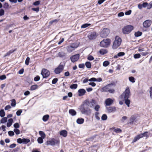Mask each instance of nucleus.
Instances as JSON below:
<instances>
[{
    "mask_svg": "<svg viewBox=\"0 0 152 152\" xmlns=\"http://www.w3.org/2000/svg\"><path fill=\"white\" fill-rule=\"evenodd\" d=\"M130 96V91L129 87H127L125 90L120 96V98L123 101H125L127 107H129V105L130 103V101L128 99Z\"/></svg>",
    "mask_w": 152,
    "mask_h": 152,
    "instance_id": "obj_1",
    "label": "nucleus"
},
{
    "mask_svg": "<svg viewBox=\"0 0 152 152\" xmlns=\"http://www.w3.org/2000/svg\"><path fill=\"white\" fill-rule=\"evenodd\" d=\"M90 104L88 100L86 99L84 101L83 104L80 106V109L82 113L85 114L91 112V110L88 107Z\"/></svg>",
    "mask_w": 152,
    "mask_h": 152,
    "instance_id": "obj_2",
    "label": "nucleus"
},
{
    "mask_svg": "<svg viewBox=\"0 0 152 152\" xmlns=\"http://www.w3.org/2000/svg\"><path fill=\"white\" fill-rule=\"evenodd\" d=\"M138 115L137 114H134L131 116L129 120L127 123V125H133L136 123L138 121L137 118Z\"/></svg>",
    "mask_w": 152,
    "mask_h": 152,
    "instance_id": "obj_3",
    "label": "nucleus"
},
{
    "mask_svg": "<svg viewBox=\"0 0 152 152\" xmlns=\"http://www.w3.org/2000/svg\"><path fill=\"white\" fill-rule=\"evenodd\" d=\"M113 85V84L111 83L107 85L102 88V91L105 92H108L110 93H114L115 90L114 89L112 88V86Z\"/></svg>",
    "mask_w": 152,
    "mask_h": 152,
    "instance_id": "obj_4",
    "label": "nucleus"
},
{
    "mask_svg": "<svg viewBox=\"0 0 152 152\" xmlns=\"http://www.w3.org/2000/svg\"><path fill=\"white\" fill-rule=\"evenodd\" d=\"M121 39L118 36H117L115 37V40L114 41L112 46L113 48L115 49L117 48L121 44Z\"/></svg>",
    "mask_w": 152,
    "mask_h": 152,
    "instance_id": "obj_5",
    "label": "nucleus"
},
{
    "mask_svg": "<svg viewBox=\"0 0 152 152\" xmlns=\"http://www.w3.org/2000/svg\"><path fill=\"white\" fill-rule=\"evenodd\" d=\"M134 27L131 25H127L124 27L122 29L123 33L125 34H128L130 33L131 31L133 30Z\"/></svg>",
    "mask_w": 152,
    "mask_h": 152,
    "instance_id": "obj_6",
    "label": "nucleus"
},
{
    "mask_svg": "<svg viewBox=\"0 0 152 152\" xmlns=\"http://www.w3.org/2000/svg\"><path fill=\"white\" fill-rule=\"evenodd\" d=\"M110 32V30L109 28H104L102 29L100 33V36L102 38L107 37Z\"/></svg>",
    "mask_w": 152,
    "mask_h": 152,
    "instance_id": "obj_7",
    "label": "nucleus"
},
{
    "mask_svg": "<svg viewBox=\"0 0 152 152\" xmlns=\"http://www.w3.org/2000/svg\"><path fill=\"white\" fill-rule=\"evenodd\" d=\"M111 40L109 39H104L101 41L100 43V45L102 47H107L110 44Z\"/></svg>",
    "mask_w": 152,
    "mask_h": 152,
    "instance_id": "obj_8",
    "label": "nucleus"
},
{
    "mask_svg": "<svg viewBox=\"0 0 152 152\" xmlns=\"http://www.w3.org/2000/svg\"><path fill=\"white\" fill-rule=\"evenodd\" d=\"M64 69L63 65L59 64L58 66L54 69V72L56 74H59L62 72Z\"/></svg>",
    "mask_w": 152,
    "mask_h": 152,
    "instance_id": "obj_9",
    "label": "nucleus"
},
{
    "mask_svg": "<svg viewBox=\"0 0 152 152\" xmlns=\"http://www.w3.org/2000/svg\"><path fill=\"white\" fill-rule=\"evenodd\" d=\"M59 142L60 140L59 139H55L54 138H53L51 140L47 141V145H54L55 144H59Z\"/></svg>",
    "mask_w": 152,
    "mask_h": 152,
    "instance_id": "obj_10",
    "label": "nucleus"
},
{
    "mask_svg": "<svg viewBox=\"0 0 152 152\" xmlns=\"http://www.w3.org/2000/svg\"><path fill=\"white\" fill-rule=\"evenodd\" d=\"M41 74L43 78H46L50 75V71L44 68L42 70Z\"/></svg>",
    "mask_w": 152,
    "mask_h": 152,
    "instance_id": "obj_11",
    "label": "nucleus"
},
{
    "mask_svg": "<svg viewBox=\"0 0 152 152\" xmlns=\"http://www.w3.org/2000/svg\"><path fill=\"white\" fill-rule=\"evenodd\" d=\"M80 55L77 54L71 56L70 57V59L72 62H75L77 61L79 58Z\"/></svg>",
    "mask_w": 152,
    "mask_h": 152,
    "instance_id": "obj_12",
    "label": "nucleus"
},
{
    "mask_svg": "<svg viewBox=\"0 0 152 152\" xmlns=\"http://www.w3.org/2000/svg\"><path fill=\"white\" fill-rule=\"evenodd\" d=\"M152 23V21L150 20H146L143 23V26L144 28H147L150 26Z\"/></svg>",
    "mask_w": 152,
    "mask_h": 152,
    "instance_id": "obj_13",
    "label": "nucleus"
},
{
    "mask_svg": "<svg viewBox=\"0 0 152 152\" xmlns=\"http://www.w3.org/2000/svg\"><path fill=\"white\" fill-rule=\"evenodd\" d=\"M96 37V34L95 32H91L88 36L89 39L91 40L95 39Z\"/></svg>",
    "mask_w": 152,
    "mask_h": 152,
    "instance_id": "obj_14",
    "label": "nucleus"
},
{
    "mask_svg": "<svg viewBox=\"0 0 152 152\" xmlns=\"http://www.w3.org/2000/svg\"><path fill=\"white\" fill-rule=\"evenodd\" d=\"M113 101L110 98H107L105 101V103L106 105L109 106L111 105L113 102Z\"/></svg>",
    "mask_w": 152,
    "mask_h": 152,
    "instance_id": "obj_15",
    "label": "nucleus"
},
{
    "mask_svg": "<svg viewBox=\"0 0 152 152\" xmlns=\"http://www.w3.org/2000/svg\"><path fill=\"white\" fill-rule=\"evenodd\" d=\"M110 130H113V132L117 133H121L122 132V130L120 128H115V127H112L110 129Z\"/></svg>",
    "mask_w": 152,
    "mask_h": 152,
    "instance_id": "obj_16",
    "label": "nucleus"
},
{
    "mask_svg": "<svg viewBox=\"0 0 152 152\" xmlns=\"http://www.w3.org/2000/svg\"><path fill=\"white\" fill-rule=\"evenodd\" d=\"M86 92V91L84 89H80L78 91V95L79 96H83L85 94Z\"/></svg>",
    "mask_w": 152,
    "mask_h": 152,
    "instance_id": "obj_17",
    "label": "nucleus"
},
{
    "mask_svg": "<svg viewBox=\"0 0 152 152\" xmlns=\"http://www.w3.org/2000/svg\"><path fill=\"white\" fill-rule=\"evenodd\" d=\"M60 134L64 137H66L67 135V132L65 130H61L60 132Z\"/></svg>",
    "mask_w": 152,
    "mask_h": 152,
    "instance_id": "obj_18",
    "label": "nucleus"
},
{
    "mask_svg": "<svg viewBox=\"0 0 152 152\" xmlns=\"http://www.w3.org/2000/svg\"><path fill=\"white\" fill-rule=\"evenodd\" d=\"M107 110L108 113H110L115 111L116 108L114 107H108Z\"/></svg>",
    "mask_w": 152,
    "mask_h": 152,
    "instance_id": "obj_19",
    "label": "nucleus"
},
{
    "mask_svg": "<svg viewBox=\"0 0 152 152\" xmlns=\"http://www.w3.org/2000/svg\"><path fill=\"white\" fill-rule=\"evenodd\" d=\"M79 43L77 42H74L72 43L70 45L75 50V48H77L79 46Z\"/></svg>",
    "mask_w": 152,
    "mask_h": 152,
    "instance_id": "obj_20",
    "label": "nucleus"
},
{
    "mask_svg": "<svg viewBox=\"0 0 152 152\" xmlns=\"http://www.w3.org/2000/svg\"><path fill=\"white\" fill-rule=\"evenodd\" d=\"M90 104L89 106L91 107H94V105L96 103V101L94 99H92L91 102H90Z\"/></svg>",
    "mask_w": 152,
    "mask_h": 152,
    "instance_id": "obj_21",
    "label": "nucleus"
},
{
    "mask_svg": "<svg viewBox=\"0 0 152 152\" xmlns=\"http://www.w3.org/2000/svg\"><path fill=\"white\" fill-rule=\"evenodd\" d=\"M140 134L142 138L145 137L146 138H147L149 136V135L148 134V132L147 131L143 133H141Z\"/></svg>",
    "mask_w": 152,
    "mask_h": 152,
    "instance_id": "obj_22",
    "label": "nucleus"
},
{
    "mask_svg": "<svg viewBox=\"0 0 152 152\" xmlns=\"http://www.w3.org/2000/svg\"><path fill=\"white\" fill-rule=\"evenodd\" d=\"M141 138H142V137L140 135V134H139L134 137V139L132 141V142L134 143L136 142Z\"/></svg>",
    "mask_w": 152,
    "mask_h": 152,
    "instance_id": "obj_23",
    "label": "nucleus"
},
{
    "mask_svg": "<svg viewBox=\"0 0 152 152\" xmlns=\"http://www.w3.org/2000/svg\"><path fill=\"white\" fill-rule=\"evenodd\" d=\"M84 121V119L83 118H78L77 120V123L79 124H83Z\"/></svg>",
    "mask_w": 152,
    "mask_h": 152,
    "instance_id": "obj_24",
    "label": "nucleus"
},
{
    "mask_svg": "<svg viewBox=\"0 0 152 152\" xmlns=\"http://www.w3.org/2000/svg\"><path fill=\"white\" fill-rule=\"evenodd\" d=\"M99 53L101 55H104L107 53V51L105 49H102L99 51Z\"/></svg>",
    "mask_w": 152,
    "mask_h": 152,
    "instance_id": "obj_25",
    "label": "nucleus"
},
{
    "mask_svg": "<svg viewBox=\"0 0 152 152\" xmlns=\"http://www.w3.org/2000/svg\"><path fill=\"white\" fill-rule=\"evenodd\" d=\"M69 113L72 116H74L76 114V111L74 109H70L69 110Z\"/></svg>",
    "mask_w": 152,
    "mask_h": 152,
    "instance_id": "obj_26",
    "label": "nucleus"
},
{
    "mask_svg": "<svg viewBox=\"0 0 152 152\" xmlns=\"http://www.w3.org/2000/svg\"><path fill=\"white\" fill-rule=\"evenodd\" d=\"M66 49L67 50V51L69 53L72 52L74 50V49L71 46V45L67 46L66 47Z\"/></svg>",
    "mask_w": 152,
    "mask_h": 152,
    "instance_id": "obj_27",
    "label": "nucleus"
},
{
    "mask_svg": "<svg viewBox=\"0 0 152 152\" xmlns=\"http://www.w3.org/2000/svg\"><path fill=\"white\" fill-rule=\"evenodd\" d=\"M49 117V116L48 115H46L43 116L42 118V120L44 122L46 121L48 119Z\"/></svg>",
    "mask_w": 152,
    "mask_h": 152,
    "instance_id": "obj_28",
    "label": "nucleus"
},
{
    "mask_svg": "<svg viewBox=\"0 0 152 152\" xmlns=\"http://www.w3.org/2000/svg\"><path fill=\"white\" fill-rule=\"evenodd\" d=\"M11 106L12 107H15L16 104V101L15 99H12L11 100Z\"/></svg>",
    "mask_w": 152,
    "mask_h": 152,
    "instance_id": "obj_29",
    "label": "nucleus"
},
{
    "mask_svg": "<svg viewBox=\"0 0 152 152\" xmlns=\"http://www.w3.org/2000/svg\"><path fill=\"white\" fill-rule=\"evenodd\" d=\"M30 142V140L27 138L23 139V143L26 144Z\"/></svg>",
    "mask_w": 152,
    "mask_h": 152,
    "instance_id": "obj_30",
    "label": "nucleus"
},
{
    "mask_svg": "<svg viewBox=\"0 0 152 152\" xmlns=\"http://www.w3.org/2000/svg\"><path fill=\"white\" fill-rule=\"evenodd\" d=\"M38 88V86L37 85H32L31 86L30 90L31 91H33L37 89Z\"/></svg>",
    "mask_w": 152,
    "mask_h": 152,
    "instance_id": "obj_31",
    "label": "nucleus"
},
{
    "mask_svg": "<svg viewBox=\"0 0 152 152\" xmlns=\"http://www.w3.org/2000/svg\"><path fill=\"white\" fill-rule=\"evenodd\" d=\"M39 134L41 136V137L45 138V134L44 132L42 131L39 132Z\"/></svg>",
    "mask_w": 152,
    "mask_h": 152,
    "instance_id": "obj_32",
    "label": "nucleus"
},
{
    "mask_svg": "<svg viewBox=\"0 0 152 152\" xmlns=\"http://www.w3.org/2000/svg\"><path fill=\"white\" fill-rule=\"evenodd\" d=\"M91 24L90 23H85L82 25L81 26V28H86L89 26H91Z\"/></svg>",
    "mask_w": 152,
    "mask_h": 152,
    "instance_id": "obj_33",
    "label": "nucleus"
},
{
    "mask_svg": "<svg viewBox=\"0 0 152 152\" xmlns=\"http://www.w3.org/2000/svg\"><path fill=\"white\" fill-rule=\"evenodd\" d=\"M44 139L42 137H39L38 138L37 141L38 143L41 144L43 142V139Z\"/></svg>",
    "mask_w": 152,
    "mask_h": 152,
    "instance_id": "obj_34",
    "label": "nucleus"
},
{
    "mask_svg": "<svg viewBox=\"0 0 152 152\" xmlns=\"http://www.w3.org/2000/svg\"><path fill=\"white\" fill-rule=\"evenodd\" d=\"M5 115V113L3 109H2L0 111V116L3 117Z\"/></svg>",
    "mask_w": 152,
    "mask_h": 152,
    "instance_id": "obj_35",
    "label": "nucleus"
},
{
    "mask_svg": "<svg viewBox=\"0 0 152 152\" xmlns=\"http://www.w3.org/2000/svg\"><path fill=\"white\" fill-rule=\"evenodd\" d=\"M77 84H72L70 86V88L71 89H75L77 88Z\"/></svg>",
    "mask_w": 152,
    "mask_h": 152,
    "instance_id": "obj_36",
    "label": "nucleus"
},
{
    "mask_svg": "<svg viewBox=\"0 0 152 152\" xmlns=\"http://www.w3.org/2000/svg\"><path fill=\"white\" fill-rule=\"evenodd\" d=\"M142 34V32L140 31H138L137 32L135 33L134 35L135 37H138L141 36Z\"/></svg>",
    "mask_w": 152,
    "mask_h": 152,
    "instance_id": "obj_37",
    "label": "nucleus"
},
{
    "mask_svg": "<svg viewBox=\"0 0 152 152\" xmlns=\"http://www.w3.org/2000/svg\"><path fill=\"white\" fill-rule=\"evenodd\" d=\"M86 67L88 68H90L91 67V64L90 62L87 61L85 63Z\"/></svg>",
    "mask_w": 152,
    "mask_h": 152,
    "instance_id": "obj_38",
    "label": "nucleus"
},
{
    "mask_svg": "<svg viewBox=\"0 0 152 152\" xmlns=\"http://www.w3.org/2000/svg\"><path fill=\"white\" fill-rule=\"evenodd\" d=\"M7 120V118L6 117H4L2 118L1 121V123H4L6 122Z\"/></svg>",
    "mask_w": 152,
    "mask_h": 152,
    "instance_id": "obj_39",
    "label": "nucleus"
},
{
    "mask_svg": "<svg viewBox=\"0 0 152 152\" xmlns=\"http://www.w3.org/2000/svg\"><path fill=\"white\" fill-rule=\"evenodd\" d=\"M129 81L132 83H134L135 82V79L134 77L132 76L130 77H129Z\"/></svg>",
    "mask_w": 152,
    "mask_h": 152,
    "instance_id": "obj_40",
    "label": "nucleus"
},
{
    "mask_svg": "<svg viewBox=\"0 0 152 152\" xmlns=\"http://www.w3.org/2000/svg\"><path fill=\"white\" fill-rule=\"evenodd\" d=\"M30 60V58L29 57H27L26 60L25 62V64L27 65H28L29 64V61Z\"/></svg>",
    "mask_w": 152,
    "mask_h": 152,
    "instance_id": "obj_41",
    "label": "nucleus"
},
{
    "mask_svg": "<svg viewBox=\"0 0 152 152\" xmlns=\"http://www.w3.org/2000/svg\"><path fill=\"white\" fill-rule=\"evenodd\" d=\"M110 64V62L108 61H105L103 63V66H107Z\"/></svg>",
    "mask_w": 152,
    "mask_h": 152,
    "instance_id": "obj_42",
    "label": "nucleus"
},
{
    "mask_svg": "<svg viewBox=\"0 0 152 152\" xmlns=\"http://www.w3.org/2000/svg\"><path fill=\"white\" fill-rule=\"evenodd\" d=\"M58 55L60 57H63L65 56V53L63 52H59L58 53Z\"/></svg>",
    "mask_w": 152,
    "mask_h": 152,
    "instance_id": "obj_43",
    "label": "nucleus"
},
{
    "mask_svg": "<svg viewBox=\"0 0 152 152\" xmlns=\"http://www.w3.org/2000/svg\"><path fill=\"white\" fill-rule=\"evenodd\" d=\"M101 118L103 120H106L107 119V116L106 115L104 114L102 115Z\"/></svg>",
    "mask_w": 152,
    "mask_h": 152,
    "instance_id": "obj_44",
    "label": "nucleus"
},
{
    "mask_svg": "<svg viewBox=\"0 0 152 152\" xmlns=\"http://www.w3.org/2000/svg\"><path fill=\"white\" fill-rule=\"evenodd\" d=\"M99 113L98 112H96L95 113V116L96 118L98 120H99L100 119V118L99 116Z\"/></svg>",
    "mask_w": 152,
    "mask_h": 152,
    "instance_id": "obj_45",
    "label": "nucleus"
},
{
    "mask_svg": "<svg viewBox=\"0 0 152 152\" xmlns=\"http://www.w3.org/2000/svg\"><path fill=\"white\" fill-rule=\"evenodd\" d=\"M141 56L140 55L139 53L136 54L134 55V58H140Z\"/></svg>",
    "mask_w": 152,
    "mask_h": 152,
    "instance_id": "obj_46",
    "label": "nucleus"
},
{
    "mask_svg": "<svg viewBox=\"0 0 152 152\" xmlns=\"http://www.w3.org/2000/svg\"><path fill=\"white\" fill-rule=\"evenodd\" d=\"M142 7L145 8L149 6L147 2H143L142 4Z\"/></svg>",
    "mask_w": 152,
    "mask_h": 152,
    "instance_id": "obj_47",
    "label": "nucleus"
},
{
    "mask_svg": "<svg viewBox=\"0 0 152 152\" xmlns=\"http://www.w3.org/2000/svg\"><path fill=\"white\" fill-rule=\"evenodd\" d=\"M14 131L17 135L19 134L20 133V131L19 130L17 129H14Z\"/></svg>",
    "mask_w": 152,
    "mask_h": 152,
    "instance_id": "obj_48",
    "label": "nucleus"
},
{
    "mask_svg": "<svg viewBox=\"0 0 152 152\" xmlns=\"http://www.w3.org/2000/svg\"><path fill=\"white\" fill-rule=\"evenodd\" d=\"M125 53L124 52H120L118 54V56L121 57L125 55Z\"/></svg>",
    "mask_w": 152,
    "mask_h": 152,
    "instance_id": "obj_49",
    "label": "nucleus"
},
{
    "mask_svg": "<svg viewBox=\"0 0 152 152\" xmlns=\"http://www.w3.org/2000/svg\"><path fill=\"white\" fill-rule=\"evenodd\" d=\"M40 79V77L39 76L37 75L34 78V80L35 81H37Z\"/></svg>",
    "mask_w": 152,
    "mask_h": 152,
    "instance_id": "obj_50",
    "label": "nucleus"
},
{
    "mask_svg": "<svg viewBox=\"0 0 152 152\" xmlns=\"http://www.w3.org/2000/svg\"><path fill=\"white\" fill-rule=\"evenodd\" d=\"M94 59V57L91 55H89L87 58V59L90 61L93 60Z\"/></svg>",
    "mask_w": 152,
    "mask_h": 152,
    "instance_id": "obj_51",
    "label": "nucleus"
},
{
    "mask_svg": "<svg viewBox=\"0 0 152 152\" xmlns=\"http://www.w3.org/2000/svg\"><path fill=\"white\" fill-rule=\"evenodd\" d=\"M58 81V79L57 78H54L52 81V83L53 84H56Z\"/></svg>",
    "mask_w": 152,
    "mask_h": 152,
    "instance_id": "obj_52",
    "label": "nucleus"
},
{
    "mask_svg": "<svg viewBox=\"0 0 152 152\" xmlns=\"http://www.w3.org/2000/svg\"><path fill=\"white\" fill-rule=\"evenodd\" d=\"M22 112V110H20L17 111L16 114L18 116H19L20 115L21 113Z\"/></svg>",
    "mask_w": 152,
    "mask_h": 152,
    "instance_id": "obj_53",
    "label": "nucleus"
},
{
    "mask_svg": "<svg viewBox=\"0 0 152 152\" xmlns=\"http://www.w3.org/2000/svg\"><path fill=\"white\" fill-rule=\"evenodd\" d=\"M40 3V1H37L34 3H33V4L35 6H38L39 5Z\"/></svg>",
    "mask_w": 152,
    "mask_h": 152,
    "instance_id": "obj_54",
    "label": "nucleus"
},
{
    "mask_svg": "<svg viewBox=\"0 0 152 152\" xmlns=\"http://www.w3.org/2000/svg\"><path fill=\"white\" fill-rule=\"evenodd\" d=\"M32 10L37 12L39 11V7H37L36 8H32Z\"/></svg>",
    "mask_w": 152,
    "mask_h": 152,
    "instance_id": "obj_55",
    "label": "nucleus"
},
{
    "mask_svg": "<svg viewBox=\"0 0 152 152\" xmlns=\"http://www.w3.org/2000/svg\"><path fill=\"white\" fill-rule=\"evenodd\" d=\"M14 126L15 129L18 128L19 127V125L18 123H16L14 125Z\"/></svg>",
    "mask_w": 152,
    "mask_h": 152,
    "instance_id": "obj_56",
    "label": "nucleus"
},
{
    "mask_svg": "<svg viewBox=\"0 0 152 152\" xmlns=\"http://www.w3.org/2000/svg\"><path fill=\"white\" fill-rule=\"evenodd\" d=\"M100 108V106L99 105H96L94 107V109L96 111H98L99 110V109Z\"/></svg>",
    "mask_w": 152,
    "mask_h": 152,
    "instance_id": "obj_57",
    "label": "nucleus"
},
{
    "mask_svg": "<svg viewBox=\"0 0 152 152\" xmlns=\"http://www.w3.org/2000/svg\"><path fill=\"white\" fill-rule=\"evenodd\" d=\"M4 11L2 9H1L0 10V16H2L4 15Z\"/></svg>",
    "mask_w": 152,
    "mask_h": 152,
    "instance_id": "obj_58",
    "label": "nucleus"
},
{
    "mask_svg": "<svg viewBox=\"0 0 152 152\" xmlns=\"http://www.w3.org/2000/svg\"><path fill=\"white\" fill-rule=\"evenodd\" d=\"M6 78V76L5 75H3L0 76V79L2 80Z\"/></svg>",
    "mask_w": 152,
    "mask_h": 152,
    "instance_id": "obj_59",
    "label": "nucleus"
},
{
    "mask_svg": "<svg viewBox=\"0 0 152 152\" xmlns=\"http://www.w3.org/2000/svg\"><path fill=\"white\" fill-rule=\"evenodd\" d=\"M17 142L19 143H23V139L19 138L17 139Z\"/></svg>",
    "mask_w": 152,
    "mask_h": 152,
    "instance_id": "obj_60",
    "label": "nucleus"
},
{
    "mask_svg": "<svg viewBox=\"0 0 152 152\" xmlns=\"http://www.w3.org/2000/svg\"><path fill=\"white\" fill-rule=\"evenodd\" d=\"M89 81H96V78L94 77H92L89 80Z\"/></svg>",
    "mask_w": 152,
    "mask_h": 152,
    "instance_id": "obj_61",
    "label": "nucleus"
},
{
    "mask_svg": "<svg viewBox=\"0 0 152 152\" xmlns=\"http://www.w3.org/2000/svg\"><path fill=\"white\" fill-rule=\"evenodd\" d=\"M140 54L143 56H146L148 54V53L147 52H145L141 53Z\"/></svg>",
    "mask_w": 152,
    "mask_h": 152,
    "instance_id": "obj_62",
    "label": "nucleus"
},
{
    "mask_svg": "<svg viewBox=\"0 0 152 152\" xmlns=\"http://www.w3.org/2000/svg\"><path fill=\"white\" fill-rule=\"evenodd\" d=\"M78 66L80 68H83L85 67L84 65L83 64H79Z\"/></svg>",
    "mask_w": 152,
    "mask_h": 152,
    "instance_id": "obj_63",
    "label": "nucleus"
},
{
    "mask_svg": "<svg viewBox=\"0 0 152 152\" xmlns=\"http://www.w3.org/2000/svg\"><path fill=\"white\" fill-rule=\"evenodd\" d=\"M150 94L151 97L152 98V87L150 88Z\"/></svg>",
    "mask_w": 152,
    "mask_h": 152,
    "instance_id": "obj_64",
    "label": "nucleus"
}]
</instances>
